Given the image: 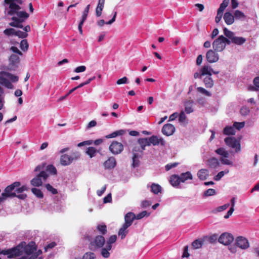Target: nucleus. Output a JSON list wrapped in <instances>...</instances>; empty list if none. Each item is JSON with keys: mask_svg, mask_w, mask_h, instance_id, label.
Listing matches in <instances>:
<instances>
[{"mask_svg": "<svg viewBox=\"0 0 259 259\" xmlns=\"http://www.w3.org/2000/svg\"><path fill=\"white\" fill-rule=\"evenodd\" d=\"M201 75L202 76L208 75V76H211L212 74V69L210 66L204 65L200 69Z\"/></svg>", "mask_w": 259, "mask_h": 259, "instance_id": "b1692460", "label": "nucleus"}, {"mask_svg": "<svg viewBox=\"0 0 259 259\" xmlns=\"http://www.w3.org/2000/svg\"><path fill=\"white\" fill-rule=\"evenodd\" d=\"M2 74L5 76L8 80L10 79L13 82H16L18 81V76L13 75L10 73L7 72H3Z\"/></svg>", "mask_w": 259, "mask_h": 259, "instance_id": "7c9ffc66", "label": "nucleus"}, {"mask_svg": "<svg viewBox=\"0 0 259 259\" xmlns=\"http://www.w3.org/2000/svg\"><path fill=\"white\" fill-rule=\"evenodd\" d=\"M212 47L217 52H222L225 48V44L223 39V35L220 36L212 42Z\"/></svg>", "mask_w": 259, "mask_h": 259, "instance_id": "0eeeda50", "label": "nucleus"}, {"mask_svg": "<svg viewBox=\"0 0 259 259\" xmlns=\"http://www.w3.org/2000/svg\"><path fill=\"white\" fill-rule=\"evenodd\" d=\"M224 34L230 39L232 40V38L234 36V34L233 32L230 31L227 28L224 29Z\"/></svg>", "mask_w": 259, "mask_h": 259, "instance_id": "8fccbe9b", "label": "nucleus"}, {"mask_svg": "<svg viewBox=\"0 0 259 259\" xmlns=\"http://www.w3.org/2000/svg\"><path fill=\"white\" fill-rule=\"evenodd\" d=\"M111 249V246L106 245L105 247H103L101 251L102 256L104 258H108L110 256V253L109 251Z\"/></svg>", "mask_w": 259, "mask_h": 259, "instance_id": "c85d7f7f", "label": "nucleus"}, {"mask_svg": "<svg viewBox=\"0 0 259 259\" xmlns=\"http://www.w3.org/2000/svg\"><path fill=\"white\" fill-rule=\"evenodd\" d=\"M96 255L92 252H87L82 256V259H95Z\"/></svg>", "mask_w": 259, "mask_h": 259, "instance_id": "a18cd8bd", "label": "nucleus"}, {"mask_svg": "<svg viewBox=\"0 0 259 259\" xmlns=\"http://www.w3.org/2000/svg\"><path fill=\"white\" fill-rule=\"evenodd\" d=\"M24 250L27 255H30L36 251V248L33 245L28 244L24 248Z\"/></svg>", "mask_w": 259, "mask_h": 259, "instance_id": "2f4dec72", "label": "nucleus"}, {"mask_svg": "<svg viewBox=\"0 0 259 259\" xmlns=\"http://www.w3.org/2000/svg\"><path fill=\"white\" fill-rule=\"evenodd\" d=\"M9 60L12 64H15L19 62V57L16 54H13L10 56Z\"/></svg>", "mask_w": 259, "mask_h": 259, "instance_id": "de8ad7c7", "label": "nucleus"}, {"mask_svg": "<svg viewBox=\"0 0 259 259\" xmlns=\"http://www.w3.org/2000/svg\"><path fill=\"white\" fill-rule=\"evenodd\" d=\"M148 139L150 146L151 145H153V146H156L158 145L164 146L165 144V142L164 139L162 138L157 136L153 135L149 138Z\"/></svg>", "mask_w": 259, "mask_h": 259, "instance_id": "9b49d317", "label": "nucleus"}, {"mask_svg": "<svg viewBox=\"0 0 259 259\" xmlns=\"http://www.w3.org/2000/svg\"><path fill=\"white\" fill-rule=\"evenodd\" d=\"M234 17L236 19H240L242 18H244L245 17V16L244 14L241 11L239 10H236L234 12Z\"/></svg>", "mask_w": 259, "mask_h": 259, "instance_id": "4d7b16f0", "label": "nucleus"}, {"mask_svg": "<svg viewBox=\"0 0 259 259\" xmlns=\"http://www.w3.org/2000/svg\"><path fill=\"white\" fill-rule=\"evenodd\" d=\"M105 242V240L104 237L101 235H98L95 238L91 244L93 246H95V248H98L102 247Z\"/></svg>", "mask_w": 259, "mask_h": 259, "instance_id": "f8f14e48", "label": "nucleus"}, {"mask_svg": "<svg viewBox=\"0 0 259 259\" xmlns=\"http://www.w3.org/2000/svg\"><path fill=\"white\" fill-rule=\"evenodd\" d=\"M126 224H123L122 227L119 229L118 231V235L121 237V239H123L125 237L126 234L128 233L127 229L129 227Z\"/></svg>", "mask_w": 259, "mask_h": 259, "instance_id": "cd10ccee", "label": "nucleus"}, {"mask_svg": "<svg viewBox=\"0 0 259 259\" xmlns=\"http://www.w3.org/2000/svg\"><path fill=\"white\" fill-rule=\"evenodd\" d=\"M138 143L141 147V153L143 152L146 146H150L149 139L147 138L139 139Z\"/></svg>", "mask_w": 259, "mask_h": 259, "instance_id": "f3484780", "label": "nucleus"}, {"mask_svg": "<svg viewBox=\"0 0 259 259\" xmlns=\"http://www.w3.org/2000/svg\"><path fill=\"white\" fill-rule=\"evenodd\" d=\"M229 170L228 169H225L224 171H221L219 172L217 175L214 177L215 181H218L221 179V178L224 176L225 174L229 173Z\"/></svg>", "mask_w": 259, "mask_h": 259, "instance_id": "37998d69", "label": "nucleus"}, {"mask_svg": "<svg viewBox=\"0 0 259 259\" xmlns=\"http://www.w3.org/2000/svg\"><path fill=\"white\" fill-rule=\"evenodd\" d=\"M235 130H240V129L242 128L244 125H245V122H235L233 123Z\"/></svg>", "mask_w": 259, "mask_h": 259, "instance_id": "13d9d810", "label": "nucleus"}, {"mask_svg": "<svg viewBox=\"0 0 259 259\" xmlns=\"http://www.w3.org/2000/svg\"><path fill=\"white\" fill-rule=\"evenodd\" d=\"M28 190V188L26 185H23L20 188H18L15 190V192L18 194L22 193L25 191H27Z\"/></svg>", "mask_w": 259, "mask_h": 259, "instance_id": "0e129e2a", "label": "nucleus"}, {"mask_svg": "<svg viewBox=\"0 0 259 259\" xmlns=\"http://www.w3.org/2000/svg\"><path fill=\"white\" fill-rule=\"evenodd\" d=\"M215 152L222 156L223 157L227 158L229 157V153L227 151H226L224 148H218L215 150Z\"/></svg>", "mask_w": 259, "mask_h": 259, "instance_id": "58836bf2", "label": "nucleus"}, {"mask_svg": "<svg viewBox=\"0 0 259 259\" xmlns=\"http://www.w3.org/2000/svg\"><path fill=\"white\" fill-rule=\"evenodd\" d=\"M197 176L201 180H205L208 176V171L206 169H201L197 172Z\"/></svg>", "mask_w": 259, "mask_h": 259, "instance_id": "a878e982", "label": "nucleus"}, {"mask_svg": "<svg viewBox=\"0 0 259 259\" xmlns=\"http://www.w3.org/2000/svg\"><path fill=\"white\" fill-rule=\"evenodd\" d=\"M240 112L242 115L245 116L248 114L250 110L248 107L243 106L241 108Z\"/></svg>", "mask_w": 259, "mask_h": 259, "instance_id": "e2e57ef3", "label": "nucleus"}, {"mask_svg": "<svg viewBox=\"0 0 259 259\" xmlns=\"http://www.w3.org/2000/svg\"><path fill=\"white\" fill-rule=\"evenodd\" d=\"M127 78L125 76L117 80L116 83L117 84H124V83H127Z\"/></svg>", "mask_w": 259, "mask_h": 259, "instance_id": "774afa93", "label": "nucleus"}, {"mask_svg": "<svg viewBox=\"0 0 259 259\" xmlns=\"http://www.w3.org/2000/svg\"><path fill=\"white\" fill-rule=\"evenodd\" d=\"M44 167L45 165L43 164L37 165L35 167V171H40V172L36 177L31 180L30 183L32 186L39 187L42 185L43 182L47 179L49 176L47 172L43 170Z\"/></svg>", "mask_w": 259, "mask_h": 259, "instance_id": "f03ea898", "label": "nucleus"}, {"mask_svg": "<svg viewBox=\"0 0 259 259\" xmlns=\"http://www.w3.org/2000/svg\"><path fill=\"white\" fill-rule=\"evenodd\" d=\"M117 236L115 235L111 236L107 241L106 245H109L112 248V244L116 242Z\"/></svg>", "mask_w": 259, "mask_h": 259, "instance_id": "49530a36", "label": "nucleus"}, {"mask_svg": "<svg viewBox=\"0 0 259 259\" xmlns=\"http://www.w3.org/2000/svg\"><path fill=\"white\" fill-rule=\"evenodd\" d=\"M123 149V145L121 143L115 141H113L109 146L110 152L115 155L120 153Z\"/></svg>", "mask_w": 259, "mask_h": 259, "instance_id": "6e6552de", "label": "nucleus"}, {"mask_svg": "<svg viewBox=\"0 0 259 259\" xmlns=\"http://www.w3.org/2000/svg\"><path fill=\"white\" fill-rule=\"evenodd\" d=\"M98 151L97 149L93 147H88L85 151V153L88 155L90 158L95 157Z\"/></svg>", "mask_w": 259, "mask_h": 259, "instance_id": "473e14b6", "label": "nucleus"}, {"mask_svg": "<svg viewBox=\"0 0 259 259\" xmlns=\"http://www.w3.org/2000/svg\"><path fill=\"white\" fill-rule=\"evenodd\" d=\"M216 194V191L213 189H208L204 192L203 196L205 197L214 195Z\"/></svg>", "mask_w": 259, "mask_h": 259, "instance_id": "864d4df0", "label": "nucleus"}, {"mask_svg": "<svg viewBox=\"0 0 259 259\" xmlns=\"http://www.w3.org/2000/svg\"><path fill=\"white\" fill-rule=\"evenodd\" d=\"M234 240L233 235L230 233H224L218 238V241L224 245L230 244Z\"/></svg>", "mask_w": 259, "mask_h": 259, "instance_id": "1a4fd4ad", "label": "nucleus"}, {"mask_svg": "<svg viewBox=\"0 0 259 259\" xmlns=\"http://www.w3.org/2000/svg\"><path fill=\"white\" fill-rule=\"evenodd\" d=\"M245 41L246 39L245 38L235 36H234L231 40L232 43L237 45H241L243 44H244L245 42Z\"/></svg>", "mask_w": 259, "mask_h": 259, "instance_id": "c756f323", "label": "nucleus"}, {"mask_svg": "<svg viewBox=\"0 0 259 259\" xmlns=\"http://www.w3.org/2000/svg\"><path fill=\"white\" fill-rule=\"evenodd\" d=\"M97 229L103 235H104L107 233V227L104 223L98 225Z\"/></svg>", "mask_w": 259, "mask_h": 259, "instance_id": "a19ab883", "label": "nucleus"}, {"mask_svg": "<svg viewBox=\"0 0 259 259\" xmlns=\"http://www.w3.org/2000/svg\"><path fill=\"white\" fill-rule=\"evenodd\" d=\"M71 158L70 155L63 154L61 156L60 163L62 165H68L72 163Z\"/></svg>", "mask_w": 259, "mask_h": 259, "instance_id": "6ab92c4d", "label": "nucleus"}, {"mask_svg": "<svg viewBox=\"0 0 259 259\" xmlns=\"http://www.w3.org/2000/svg\"><path fill=\"white\" fill-rule=\"evenodd\" d=\"M229 2L230 0H224L221 4L218 10V12L223 14L225 9L229 5Z\"/></svg>", "mask_w": 259, "mask_h": 259, "instance_id": "ea45409f", "label": "nucleus"}, {"mask_svg": "<svg viewBox=\"0 0 259 259\" xmlns=\"http://www.w3.org/2000/svg\"><path fill=\"white\" fill-rule=\"evenodd\" d=\"M236 245L241 249L245 250L249 248V243L247 238L243 236H238L235 239Z\"/></svg>", "mask_w": 259, "mask_h": 259, "instance_id": "423d86ee", "label": "nucleus"}, {"mask_svg": "<svg viewBox=\"0 0 259 259\" xmlns=\"http://www.w3.org/2000/svg\"><path fill=\"white\" fill-rule=\"evenodd\" d=\"M194 101L192 100L188 101L185 103V112L187 114H190L193 112Z\"/></svg>", "mask_w": 259, "mask_h": 259, "instance_id": "412c9836", "label": "nucleus"}, {"mask_svg": "<svg viewBox=\"0 0 259 259\" xmlns=\"http://www.w3.org/2000/svg\"><path fill=\"white\" fill-rule=\"evenodd\" d=\"M3 72L0 74V84L5 86L8 89H12L14 88L13 85L8 79V78L2 74Z\"/></svg>", "mask_w": 259, "mask_h": 259, "instance_id": "2eb2a0df", "label": "nucleus"}, {"mask_svg": "<svg viewBox=\"0 0 259 259\" xmlns=\"http://www.w3.org/2000/svg\"><path fill=\"white\" fill-rule=\"evenodd\" d=\"M175 131V127L174 126L169 123L164 124L162 128V134L167 136L172 135Z\"/></svg>", "mask_w": 259, "mask_h": 259, "instance_id": "ddd939ff", "label": "nucleus"}, {"mask_svg": "<svg viewBox=\"0 0 259 259\" xmlns=\"http://www.w3.org/2000/svg\"><path fill=\"white\" fill-rule=\"evenodd\" d=\"M224 19L227 25H231L234 22V16L230 12H226L224 15Z\"/></svg>", "mask_w": 259, "mask_h": 259, "instance_id": "aec40b11", "label": "nucleus"}, {"mask_svg": "<svg viewBox=\"0 0 259 259\" xmlns=\"http://www.w3.org/2000/svg\"><path fill=\"white\" fill-rule=\"evenodd\" d=\"M22 247L17 246L8 249H4V255H7L9 258L14 257L22 255Z\"/></svg>", "mask_w": 259, "mask_h": 259, "instance_id": "39448f33", "label": "nucleus"}, {"mask_svg": "<svg viewBox=\"0 0 259 259\" xmlns=\"http://www.w3.org/2000/svg\"><path fill=\"white\" fill-rule=\"evenodd\" d=\"M203 244V241L202 239H196L192 243V246L194 249H199L201 248Z\"/></svg>", "mask_w": 259, "mask_h": 259, "instance_id": "4c0bfd02", "label": "nucleus"}, {"mask_svg": "<svg viewBox=\"0 0 259 259\" xmlns=\"http://www.w3.org/2000/svg\"><path fill=\"white\" fill-rule=\"evenodd\" d=\"M221 161L222 162V164L230 166H233L234 163L233 162L225 157H222L220 159Z\"/></svg>", "mask_w": 259, "mask_h": 259, "instance_id": "603ef678", "label": "nucleus"}, {"mask_svg": "<svg viewBox=\"0 0 259 259\" xmlns=\"http://www.w3.org/2000/svg\"><path fill=\"white\" fill-rule=\"evenodd\" d=\"M15 35L18 37L24 38L27 36L28 34L26 32H24L20 30H16Z\"/></svg>", "mask_w": 259, "mask_h": 259, "instance_id": "680f3d73", "label": "nucleus"}, {"mask_svg": "<svg viewBox=\"0 0 259 259\" xmlns=\"http://www.w3.org/2000/svg\"><path fill=\"white\" fill-rule=\"evenodd\" d=\"M178 163L177 162L167 164L165 166V170L166 171H168V170H170V169H171L172 168H174V167L177 166L178 165Z\"/></svg>", "mask_w": 259, "mask_h": 259, "instance_id": "338daca9", "label": "nucleus"}, {"mask_svg": "<svg viewBox=\"0 0 259 259\" xmlns=\"http://www.w3.org/2000/svg\"><path fill=\"white\" fill-rule=\"evenodd\" d=\"M197 90L201 94L206 96L210 97L211 96V94L209 92L207 91L202 87H198L197 88Z\"/></svg>", "mask_w": 259, "mask_h": 259, "instance_id": "3c124183", "label": "nucleus"}, {"mask_svg": "<svg viewBox=\"0 0 259 259\" xmlns=\"http://www.w3.org/2000/svg\"><path fill=\"white\" fill-rule=\"evenodd\" d=\"M208 163L210 166L212 168H215L220 165L219 160L214 157L211 158L208 160Z\"/></svg>", "mask_w": 259, "mask_h": 259, "instance_id": "c9c22d12", "label": "nucleus"}, {"mask_svg": "<svg viewBox=\"0 0 259 259\" xmlns=\"http://www.w3.org/2000/svg\"><path fill=\"white\" fill-rule=\"evenodd\" d=\"M21 185L19 182H15L10 185L7 186L3 193L0 196V203L5 201L8 197H15L16 196V193L13 191L15 188L19 187Z\"/></svg>", "mask_w": 259, "mask_h": 259, "instance_id": "7ed1b4c3", "label": "nucleus"}, {"mask_svg": "<svg viewBox=\"0 0 259 259\" xmlns=\"http://www.w3.org/2000/svg\"><path fill=\"white\" fill-rule=\"evenodd\" d=\"M170 184L174 187L178 188L181 183L179 176L178 175H172L169 179Z\"/></svg>", "mask_w": 259, "mask_h": 259, "instance_id": "dca6fc26", "label": "nucleus"}, {"mask_svg": "<svg viewBox=\"0 0 259 259\" xmlns=\"http://www.w3.org/2000/svg\"><path fill=\"white\" fill-rule=\"evenodd\" d=\"M162 190L161 187L157 184L153 183L151 186V191L155 194H157Z\"/></svg>", "mask_w": 259, "mask_h": 259, "instance_id": "72a5a7b5", "label": "nucleus"}, {"mask_svg": "<svg viewBox=\"0 0 259 259\" xmlns=\"http://www.w3.org/2000/svg\"><path fill=\"white\" fill-rule=\"evenodd\" d=\"M28 44L26 39H23L21 41L20 43V48L23 51H26L28 49Z\"/></svg>", "mask_w": 259, "mask_h": 259, "instance_id": "bf43d9fd", "label": "nucleus"}, {"mask_svg": "<svg viewBox=\"0 0 259 259\" xmlns=\"http://www.w3.org/2000/svg\"><path fill=\"white\" fill-rule=\"evenodd\" d=\"M116 161L114 157H110L104 163L105 169H111L115 167Z\"/></svg>", "mask_w": 259, "mask_h": 259, "instance_id": "4468645a", "label": "nucleus"}, {"mask_svg": "<svg viewBox=\"0 0 259 259\" xmlns=\"http://www.w3.org/2000/svg\"><path fill=\"white\" fill-rule=\"evenodd\" d=\"M105 0H99L97 7L96 9V14L97 17H100L102 14V11L104 8Z\"/></svg>", "mask_w": 259, "mask_h": 259, "instance_id": "5701e85b", "label": "nucleus"}, {"mask_svg": "<svg viewBox=\"0 0 259 259\" xmlns=\"http://www.w3.org/2000/svg\"><path fill=\"white\" fill-rule=\"evenodd\" d=\"M135 219H136V215L134 213L128 212L124 217L125 223L124 224L130 226L132 225Z\"/></svg>", "mask_w": 259, "mask_h": 259, "instance_id": "a211bd4d", "label": "nucleus"}, {"mask_svg": "<svg viewBox=\"0 0 259 259\" xmlns=\"http://www.w3.org/2000/svg\"><path fill=\"white\" fill-rule=\"evenodd\" d=\"M124 133H125V131L124 130H120L119 131H115L109 135H106L105 136V137L107 139L113 138H115L118 136L122 135Z\"/></svg>", "mask_w": 259, "mask_h": 259, "instance_id": "e433bc0d", "label": "nucleus"}, {"mask_svg": "<svg viewBox=\"0 0 259 259\" xmlns=\"http://www.w3.org/2000/svg\"><path fill=\"white\" fill-rule=\"evenodd\" d=\"M210 76H207L204 79L205 85L208 88H211L213 85V81Z\"/></svg>", "mask_w": 259, "mask_h": 259, "instance_id": "f704fd0d", "label": "nucleus"}, {"mask_svg": "<svg viewBox=\"0 0 259 259\" xmlns=\"http://www.w3.org/2000/svg\"><path fill=\"white\" fill-rule=\"evenodd\" d=\"M217 51L209 50L206 54L207 61L210 63L217 62L219 59V56Z\"/></svg>", "mask_w": 259, "mask_h": 259, "instance_id": "9d476101", "label": "nucleus"}, {"mask_svg": "<svg viewBox=\"0 0 259 259\" xmlns=\"http://www.w3.org/2000/svg\"><path fill=\"white\" fill-rule=\"evenodd\" d=\"M139 157V155L137 153H134V155L133 156V166L134 167H137L139 165V160L138 159Z\"/></svg>", "mask_w": 259, "mask_h": 259, "instance_id": "6e6d98bb", "label": "nucleus"}, {"mask_svg": "<svg viewBox=\"0 0 259 259\" xmlns=\"http://www.w3.org/2000/svg\"><path fill=\"white\" fill-rule=\"evenodd\" d=\"M16 30L14 28H7L4 31V33L8 36L15 35Z\"/></svg>", "mask_w": 259, "mask_h": 259, "instance_id": "5fc2aeb1", "label": "nucleus"}, {"mask_svg": "<svg viewBox=\"0 0 259 259\" xmlns=\"http://www.w3.org/2000/svg\"><path fill=\"white\" fill-rule=\"evenodd\" d=\"M46 170L47 171L49 172L51 174H53V175L57 174V169H56V167L52 164L48 165L47 166Z\"/></svg>", "mask_w": 259, "mask_h": 259, "instance_id": "09e8293b", "label": "nucleus"}, {"mask_svg": "<svg viewBox=\"0 0 259 259\" xmlns=\"http://www.w3.org/2000/svg\"><path fill=\"white\" fill-rule=\"evenodd\" d=\"M117 15V12L115 11L113 12V16L112 19H111L110 21L105 22L104 20H100L97 22V24L98 26L101 27L103 26L105 24L110 25L112 24L115 21L116 19V17Z\"/></svg>", "mask_w": 259, "mask_h": 259, "instance_id": "393cba45", "label": "nucleus"}, {"mask_svg": "<svg viewBox=\"0 0 259 259\" xmlns=\"http://www.w3.org/2000/svg\"><path fill=\"white\" fill-rule=\"evenodd\" d=\"M31 191L34 195H35L38 198H42L44 196L42 192L40 190L37 188H32Z\"/></svg>", "mask_w": 259, "mask_h": 259, "instance_id": "79ce46f5", "label": "nucleus"}, {"mask_svg": "<svg viewBox=\"0 0 259 259\" xmlns=\"http://www.w3.org/2000/svg\"><path fill=\"white\" fill-rule=\"evenodd\" d=\"M13 2L21 4V0H5V2L6 4H10V11L8 12V14L10 15H16L17 16V17H13L12 18L13 22L10 23L9 25L12 27L22 28V23L25 19L28 17L29 15L25 11H20L21 7L15 3H13Z\"/></svg>", "mask_w": 259, "mask_h": 259, "instance_id": "f257e3e1", "label": "nucleus"}, {"mask_svg": "<svg viewBox=\"0 0 259 259\" xmlns=\"http://www.w3.org/2000/svg\"><path fill=\"white\" fill-rule=\"evenodd\" d=\"M85 70L86 67L85 66L82 65L76 67L74 69V72L76 73H80L84 72V71H85Z\"/></svg>", "mask_w": 259, "mask_h": 259, "instance_id": "69168bd1", "label": "nucleus"}, {"mask_svg": "<svg viewBox=\"0 0 259 259\" xmlns=\"http://www.w3.org/2000/svg\"><path fill=\"white\" fill-rule=\"evenodd\" d=\"M180 180L181 183H185L186 181L188 180H192L193 176L191 173L190 171H187L186 172L182 173L179 176Z\"/></svg>", "mask_w": 259, "mask_h": 259, "instance_id": "4be33fe9", "label": "nucleus"}, {"mask_svg": "<svg viewBox=\"0 0 259 259\" xmlns=\"http://www.w3.org/2000/svg\"><path fill=\"white\" fill-rule=\"evenodd\" d=\"M236 133L234 125L226 126L223 130V134L226 135H234Z\"/></svg>", "mask_w": 259, "mask_h": 259, "instance_id": "bb28decb", "label": "nucleus"}, {"mask_svg": "<svg viewBox=\"0 0 259 259\" xmlns=\"http://www.w3.org/2000/svg\"><path fill=\"white\" fill-rule=\"evenodd\" d=\"M46 188L48 191L51 192L53 194H56L58 193L57 189L54 188L49 184L46 185Z\"/></svg>", "mask_w": 259, "mask_h": 259, "instance_id": "052dcab7", "label": "nucleus"}, {"mask_svg": "<svg viewBox=\"0 0 259 259\" xmlns=\"http://www.w3.org/2000/svg\"><path fill=\"white\" fill-rule=\"evenodd\" d=\"M179 121L180 123L183 124H186L187 123L186 122V116L184 111H182L180 113L179 116Z\"/></svg>", "mask_w": 259, "mask_h": 259, "instance_id": "c03bdc74", "label": "nucleus"}, {"mask_svg": "<svg viewBox=\"0 0 259 259\" xmlns=\"http://www.w3.org/2000/svg\"><path fill=\"white\" fill-rule=\"evenodd\" d=\"M225 142L229 147L235 149L236 152L238 153L241 151V145L239 140L234 137H227L225 139Z\"/></svg>", "mask_w": 259, "mask_h": 259, "instance_id": "20e7f679", "label": "nucleus"}]
</instances>
